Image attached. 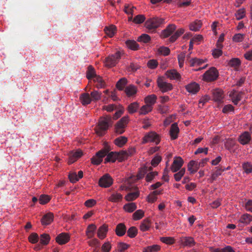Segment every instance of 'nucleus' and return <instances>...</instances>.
Listing matches in <instances>:
<instances>
[{"instance_id":"obj_1","label":"nucleus","mask_w":252,"mask_h":252,"mask_svg":"<svg viewBox=\"0 0 252 252\" xmlns=\"http://www.w3.org/2000/svg\"><path fill=\"white\" fill-rule=\"evenodd\" d=\"M110 148L108 146H106L105 148L99 151H98L94 156L92 158V163L95 165L99 164L102 161V158L105 156H107L104 159V163L108 162H114L116 159L119 161L124 160V158H122L121 153L120 152H109Z\"/></svg>"},{"instance_id":"obj_2","label":"nucleus","mask_w":252,"mask_h":252,"mask_svg":"<svg viewBox=\"0 0 252 252\" xmlns=\"http://www.w3.org/2000/svg\"><path fill=\"white\" fill-rule=\"evenodd\" d=\"M112 125V118L110 116L101 117L99 119L98 124L95 127L96 133L99 136H102L109 127Z\"/></svg>"},{"instance_id":"obj_3","label":"nucleus","mask_w":252,"mask_h":252,"mask_svg":"<svg viewBox=\"0 0 252 252\" xmlns=\"http://www.w3.org/2000/svg\"><path fill=\"white\" fill-rule=\"evenodd\" d=\"M164 22V19L160 18H154L146 21L145 23V27L151 32H155V30L159 27Z\"/></svg>"},{"instance_id":"obj_4","label":"nucleus","mask_w":252,"mask_h":252,"mask_svg":"<svg viewBox=\"0 0 252 252\" xmlns=\"http://www.w3.org/2000/svg\"><path fill=\"white\" fill-rule=\"evenodd\" d=\"M128 121L129 117L128 116H125L122 117L115 126V132L117 134L123 133Z\"/></svg>"},{"instance_id":"obj_5","label":"nucleus","mask_w":252,"mask_h":252,"mask_svg":"<svg viewBox=\"0 0 252 252\" xmlns=\"http://www.w3.org/2000/svg\"><path fill=\"white\" fill-rule=\"evenodd\" d=\"M122 53L120 51H117L115 54L109 55L105 59V65L106 66L111 67L116 65L119 62Z\"/></svg>"},{"instance_id":"obj_6","label":"nucleus","mask_w":252,"mask_h":252,"mask_svg":"<svg viewBox=\"0 0 252 252\" xmlns=\"http://www.w3.org/2000/svg\"><path fill=\"white\" fill-rule=\"evenodd\" d=\"M218 76V70L215 67H212L203 74V79L207 82H211L217 80Z\"/></svg>"},{"instance_id":"obj_7","label":"nucleus","mask_w":252,"mask_h":252,"mask_svg":"<svg viewBox=\"0 0 252 252\" xmlns=\"http://www.w3.org/2000/svg\"><path fill=\"white\" fill-rule=\"evenodd\" d=\"M149 142H154L157 145L160 142L159 135L154 131H151L146 134L143 137L142 143L144 144Z\"/></svg>"},{"instance_id":"obj_8","label":"nucleus","mask_w":252,"mask_h":252,"mask_svg":"<svg viewBox=\"0 0 252 252\" xmlns=\"http://www.w3.org/2000/svg\"><path fill=\"white\" fill-rule=\"evenodd\" d=\"M98 184L101 187L108 188L112 185L113 179L109 174H105L99 179Z\"/></svg>"},{"instance_id":"obj_9","label":"nucleus","mask_w":252,"mask_h":252,"mask_svg":"<svg viewBox=\"0 0 252 252\" xmlns=\"http://www.w3.org/2000/svg\"><path fill=\"white\" fill-rule=\"evenodd\" d=\"M158 87L163 93L170 91L172 89V85L164 81L162 78H158L157 80Z\"/></svg>"},{"instance_id":"obj_10","label":"nucleus","mask_w":252,"mask_h":252,"mask_svg":"<svg viewBox=\"0 0 252 252\" xmlns=\"http://www.w3.org/2000/svg\"><path fill=\"white\" fill-rule=\"evenodd\" d=\"M184 163L183 159L180 157H176L171 167V170L173 172H176L182 166Z\"/></svg>"},{"instance_id":"obj_11","label":"nucleus","mask_w":252,"mask_h":252,"mask_svg":"<svg viewBox=\"0 0 252 252\" xmlns=\"http://www.w3.org/2000/svg\"><path fill=\"white\" fill-rule=\"evenodd\" d=\"M83 155L82 152L81 150H77L76 152L71 151L68 154V163L71 164L76 161L79 158Z\"/></svg>"},{"instance_id":"obj_12","label":"nucleus","mask_w":252,"mask_h":252,"mask_svg":"<svg viewBox=\"0 0 252 252\" xmlns=\"http://www.w3.org/2000/svg\"><path fill=\"white\" fill-rule=\"evenodd\" d=\"M252 139L250 133L248 131H245L240 135L238 141L242 145L248 144Z\"/></svg>"},{"instance_id":"obj_13","label":"nucleus","mask_w":252,"mask_h":252,"mask_svg":"<svg viewBox=\"0 0 252 252\" xmlns=\"http://www.w3.org/2000/svg\"><path fill=\"white\" fill-rule=\"evenodd\" d=\"M181 244L184 247H192L195 245V242L191 237H182L180 238Z\"/></svg>"},{"instance_id":"obj_14","label":"nucleus","mask_w":252,"mask_h":252,"mask_svg":"<svg viewBox=\"0 0 252 252\" xmlns=\"http://www.w3.org/2000/svg\"><path fill=\"white\" fill-rule=\"evenodd\" d=\"M176 29V26L174 24L169 25L165 29L162 31L161 37L166 38L171 35Z\"/></svg>"},{"instance_id":"obj_15","label":"nucleus","mask_w":252,"mask_h":252,"mask_svg":"<svg viewBox=\"0 0 252 252\" xmlns=\"http://www.w3.org/2000/svg\"><path fill=\"white\" fill-rule=\"evenodd\" d=\"M69 238V236L67 233H62L57 236L56 240L60 245H63L68 242Z\"/></svg>"},{"instance_id":"obj_16","label":"nucleus","mask_w":252,"mask_h":252,"mask_svg":"<svg viewBox=\"0 0 252 252\" xmlns=\"http://www.w3.org/2000/svg\"><path fill=\"white\" fill-rule=\"evenodd\" d=\"M185 87L189 93L192 94L197 93L200 89L199 85L195 82H192L189 84L186 85Z\"/></svg>"},{"instance_id":"obj_17","label":"nucleus","mask_w":252,"mask_h":252,"mask_svg":"<svg viewBox=\"0 0 252 252\" xmlns=\"http://www.w3.org/2000/svg\"><path fill=\"white\" fill-rule=\"evenodd\" d=\"M243 95L242 92H236L235 91L231 92L229 94V96L231 97L233 103L235 105H237L238 102L241 100Z\"/></svg>"},{"instance_id":"obj_18","label":"nucleus","mask_w":252,"mask_h":252,"mask_svg":"<svg viewBox=\"0 0 252 252\" xmlns=\"http://www.w3.org/2000/svg\"><path fill=\"white\" fill-rule=\"evenodd\" d=\"M179 128L176 123L173 124L170 127V135L172 140L176 139L178 136Z\"/></svg>"},{"instance_id":"obj_19","label":"nucleus","mask_w":252,"mask_h":252,"mask_svg":"<svg viewBox=\"0 0 252 252\" xmlns=\"http://www.w3.org/2000/svg\"><path fill=\"white\" fill-rule=\"evenodd\" d=\"M200 167V163L192 160L189 161L188 165V170L191 174L195 173Z\"/></svg>"},{"instance_id":"obj_20","label":"nucleus","mask_w":252,"mask_h":252,"mask_svg":"<svg viewBox=\"0 0 252 252\" xmlns=\"http://www.w3.org/2000/svg\"><path fill=\"white\" fill-rule=\"evenodd\" d=\"M126 232V226L123 223H120L117 225L115 232L117 236L121 237L124 236Z\"/></svg>"},{"instance_id":"obj_21","label":"nucleus","mask_w":252,"mask_h":252,"mask_svg":"<svg viewBox=\"0 0 252 252\" xmlns=\"http://www.w3.org/2000/svg\"><path fill=\"white\" fill-rule=\"evenodd\" d=\"M213 95L214 100L218 102H221L223 98V92L220 89L214 90Z\"/></svg>"},{"instance_id":"obj_22","label":"nucleus","mask_w":252,"mask_h":252,"mask_svg":"<svg viewBox=\"0 0 252 252\" xmlns=\"http://www.w3.org/2000/svg\"><path fill=\"white\" fill-rule=\"evenodd\" d=\"M80 101L83 105H87L92 102V98L88 93H83L79 97Z\"/></svg>"},{"instance_id":"obj_23","label":"nucleus","mask_w":252,"mask_h":252,"mask_svg":"<svg viewBox=\"0 0 252 252\" xmlns=\"http://www.w3.org/2000/svg\"><path fill=\"white\" fill-rule=\"evenodd\" d=\"M108 231V226L106 224L101 225L97 230V237L100 239H103L106 236Z\"/></svg>"},{"instance_id":"obj_24","label":"nucleus","mask_w":252,"mask_h":252,"mask_svg":"<svg viewBox=\"0 0 252 252\" xmlns=\"http://www.w3.org/2000/svg\"><path fill=\"white\" fill-rule=\"evenodd\" d=\"M165 75L170 79H180L181 78L180 74L175 69L167 70Z\"/></svg>"},{"instance_id":"obj_25","label":"nucleus","mask_w":252,"mask_h":252,"mask_svg":"<svg viewBox=\"0 0 252 252\" xmlns=\"http://www.w3.org/2000/svg\"><path fill=\"white\" fill-rule=\"evenodd\" d=\"M54 215L52 213H48L43 216L41 219L43 225H48L53 220Z\"/></svg>"},{"instance_id":"obj_26","label":"nucleus","mask_w":252,"mask_h":252,"mask_svg":"<svg viewBox=\"0 0 252 252\" xmlns=\"http://www.w3.org/2000/svg\"><path fill=\"white\" fill-rule=\"evenodd\" d=\"M153 170V167L150 166L148 167L147 166H144L139 169V171L137 174V177L138 179L143 178L144 175L147 173L148 171H151Z\"/></svg>"},{"instance_id":"obj_27","label":"nucleus","mask_w":252,"mask_h":252,"mask_svg":"<svg viewBox=\"0 0 252 252\" xmlns=\"http://www.w3.org/2000/svg\"><path fill=\"white\" fill-rule=\"evenodd\" d=\"M123 195L119 192H113L108 197V200L112 202H117L121 201Z\"/></svg>"},{"instance_id":"obj_28","label":"nucleus","mask_w":252,"mask_h":252,"mask_svg":"<svg viewBox=\"0 0 252 252\" xmlns=\"http://www.w3.org/2000/svg\"><path fill=\"white\" fill-rule=\"evenodd\" d=\"M202 24V22L200 20H196L190 24L189 29L194 32L198 31L201 28Z\"/></svg>"},{"instance_id":"obj_29","label":"nucleus","mask_w":252,"mask_h":252,"mask_svg":"<svg viewBox=\"0 0 252 252\" xmlns=\"http://www.w3.org/2000/svg\"><path fill=\"white\" fill-rule=\"evenodd\" d=\"M104 31L108 36L112 37L114 35L116 32V27L114 25H112L108 27H106L104 28Z\"/></svg>"},{"instance_id":"obj_30","label":"nucleus","mask_w":252,"mask_h":252,"mask_svg":"<svg viewBox=\"0 0 252 252\" xmlns=\"http://www.w3.org/2000/svg\"><path fill=\"white\" fill-rule=\"evenodd\" d=\"M96 229V226L94 224H90L87 228L86 234L89 238H92L94 235V232Z\"/></svg>"},{"instance_id":"obj_31","label":"nucleus","mask_w":252,"mask_h":252,"mask_svg":"<svg viewBox=\"0 0 252 252\" xmlns=\"http://www.w3.org/2000/svg\"><path fill=\"white\" fill-rule=\"evenodd\" d=\"M251 221H252V216L248 214H244L239 219V222L244 225L248 224Z\"/></svg>"},{"instance_id":"obj_32","label":"nucleus","mask_w":252,"mask_h":252,"mask_svg":"<svg viewBox=\"0 0 252 252\" xmlns=\"http://www.w3.org/2000/svg\"><path fill=\"white\" fill-rule=\"evenodd\" d=\"M127 47L132 50H137L139 48V45L133 40H127L126 41Z\"/></svg>"},{"instance_id":"obj_33","label":"nucleus","mask_w":252,"mask_h":252,"mask_svg":"<svg viewBox=\"0 0 252 252\" xmlns=\"http://www.w3.org/2000/svg\"><path fill=\"white\" fill-rule=\"evenodd\" d=\"M127 141V138L125 136H120L114 140V143L119 147H123Z\"/></svg>"},{"instance_id":"obj_34","label":"nucleus","mask_w":252,"mask_h":252,"mask_svg":"<svg viewBox=\"0 0 252 252\" xmlns=\"http://www.w3.org/2000/svg\"><path fill=\"white\" fill-rule=\"evenodd\" d=\"M150 226V220L149 219H146L142 221L140 226V228L141 231H146L149 229Z\"/></svg>"},{"instance_id":"obj_35","label":"nucleus","mask_w":252,"mask_h":252,"mask_svg":"<svg viewBox=\"0 0 252 252\" xmlns=\"http://www.w3.org/2000/svg\"><path fill=\"white\" fill-rule=\"evenodd\" d=\"M157 97L155 94H151L148 95L145 98V102L146 104L153 105L156 103Z\"/></svg>"},{"instance_id":"obj_36","label":"nucleus","mask_w":252,"mask_h":252,"mask_svg":"<svg viewBox=\"0 0 252 252\" xmlns=\"http://www.w3.org/2000/svg\"><path fill=\"white\" fill-rule=\"evenodd\" d=\"M185 30L184 29L181 28L178 29L174 34H173L169 38L171 42H174L179 36L184 33Z\"/></svg>"},{"instance_id":"obj_37","label":"nucleus","mask_w":252,"mask_h":252,"mask_svg":"<svg viewBox=\"0 0 252 252\" xmlns=\"http://www.w3.org/2000/svg\"><path fill=\"white\" fill-rule=\"evenodd\" d=\"M125 92L128 96H130L137 93V89L134 85H131L126 88Z\"/></svg>"},{"instance_id":"obj_38","label":"nucleus","mask_w":252,"mask_h":252,"mask_svg":"<svg viewBox=\"0 0 252 252\" xmlns=\"http://www.w3.org/2000/svg\"><path fill=\"white\" fill-rule=\"evenodd\" d=\"M136 208V204L133 202L127 203L124 206V209L128 213L133 212Z\"/></svg>"},{"instance_id":"obj_39","label":"nucleus","mask_w":252,"mask_h":252,"mask_svg":"<svg viewBox=\"0 0 252 252\" xmlns=\"http://www.w3.org/2000/svg\"><path fill=\"white\" fill-rule=\"evenodd\" d=\"M190 66H199L204 63V61L196 58H192L189 60Z\"/></svg>"},{"instance_id":"obj_40","label":"nucleus","mask_w":252,"mask_h":252,"mask_svg":"<svg viewBox=\"0 0 252 252\" xmlns=\"http://www.w3.org/2000/svg\"><path fill=\"white\" fill-rule=\"evenodd\" d=\"M216 170L213 172L211 176L212 181L216 180L218 177L221 174V173L224 170L222 167H216Z\"/></svg>"},{"instance_id":"obj_41","label":"nucleus","mask_w":252,"mask_h":252,"mask_svg":"<svg viewBox=\"0 0 252 252\" xmlns=\"http://www.w3.org/2000/svg\"><path fill=\"white\" fill-rule=\"evenodd\" d=\"M160 249V247L158 245L149 246L144 248L143 252H158Z\"/></svg>"},{"instance_id":"obj_42","label":"nucleus","mask_w":252,"mask_h":252,"mask_svg":"<svg viewBox=\"0 0 252 252\" xmlns=\"http://www.w3.org/2000/svg\"><path fill=\"white\" fill-rule=\"evenodd\" d=\"M242 166L244 172L246 174H249L252 172V164L251 162H244Z\"/></svg>"},{"instance_id":"obj_43","label":"nucleus","mask_w":252,"mask_h":252,"mask_svg":"<svg viewBox=\"0 0 252 252\" xmlns=\"http://www.w3.org/2000/svg\"><path fill=\"white\" fill-rule=\"evenodd\" d=\"M135 152V150L133 148H129L127 151H122L121 152L122 158H124V160L126 159L128 156H132Z\"/></svg>"},{"instance_id":"obj_44","label":"nucleus","mask_w":252,"mask_h":252,"mask_svg":"<svg viewBox=\"0 0 252 252\" xmlns=\"http://www.w3.org/2000/svg\"><path fill=\"white\" fill-rule=\"evenodd\" d=\"M101 93L96 90H94L90 94V96L92 101H96L101 98Z\"/></svg>"},{"instance_id":"obj_45","label":"nucleus","mask_w":252,"mask_h":252,"mask_svg":"<svg viewBox=\"0 0 252 252\" xmlns=\"http://www.w3.org/2000/svg\"><path fill=\"white\" fill-rule=\"evenodd\" d=\"M96 75L94 68L92 65H89L87 71V78L90 80L94 77Z\"/></svg>"},{"instance_id":"obj_46","label":"nucleus","mask_w":252,"mask_h":252,"mask_svg":"<svg viewBox=\"0 0 252 252\" xmlns=\"http://www.w3.org/2000/svg\"><path fill=\"white\" fill-rule=\"evenodd\" d=\"M126 83V78H122L117 82L116 84V87L118 90L122 91L124 89Z\"/></svg>"},{"instance_id":"obj_47","label":"nucleus","mask_w":252,"mask_h":252,"mask_svg":"<svg viewBox=\"0 0 252 252\" xmlns=\"http://www.w3.org/2000/svg\"><path fill=\"white\" fill-rule=\"evenodd\" d=\"M153 106H151V105L146 104L140 108L139 114L140 115H146L149 112H151Z\"/></svg>"},{"instance_id":"obj_48","label":"nucleus","mask_w":252,"mask_h":252,"mask_svg":"<svg viewBox=\"0 0 252 252\" xmlns=\"http://www.w3.org/2000/svg\"><path fill=\"white\" fill-rule=\"evenodd\" d=\"M151 40V37L147 34L143 33L138 37L137 41L138 42L147 43Z\"/></svg>"},{"instance_id":"obj_49","label":"nucleus","mask_w":252,"mask_h":252,"mask_svg":"<svg viewBox=\"0 0 252 252\" xmlns=\"http://www.w3.org/2000/svg\"><path fill=\"white\" fill-rule=\"evenodd\" d=\"M50 240V237L48 234L43 233L40 235V243L43 245H47Z\"/></svg>"},{"instance_id":"obj_50","label":"nucleus","mask_w":252,"mask_h":252,"mask_svg":"<svg viewBox=\"0 0 252 252\" xmlns=\"http://www.w3.org/2000/svg\"><path fill=\"white\" fill-rule=\"evenodd\" d=\"M139 104L137 102H134L128 106V111L130 114H132L137 111L138 107Z\"/></svg>"},{"instance_id":"obj_51","label":"nucleus","mask_w":252,"mask_h":252,"mask_svg":"<svg viewBox=\"0 0 252 252\" xmlns=\"http://www.w3.org/2000/svg\"><path fill=\"white\" fill-rule=\"evenodd\" d=\"M137 229L135 226L130 227L127 231V234L130 238H134L137 234Z\"/></svg>"},{"instance_id":"obj_52","label":"nucleus","mask_w":252,"mask_h":252,"mask_svg":"<svg viewBox=\"0 0 252 252\" xmlns=\"http://www.w3.org/2000/svg\"><path fill=\"white\" fill-rule=\"evenodd\" d=\"M144 215V212L142 210H138L133 214V219L135 220H139L142 219Z\"/></svg>"},{"instance_id":"obj_53","label":"nucleus","mask_w":252,"mask_h":252,"mask_svg":"<svg viewBox=\"0 0 252 252\" xmlns=\"http://www.w3.org/2000/svg\"><path fill=\"white\" fill-rule=\"evenodd\" d=\"M138 195V191L130 192L125 196V199L128 201H132L137 198Z\"/></svg>"},{"instance_id":"obj_54","label":"nucleus","mask_w":252,"mask_h":252,"mask_svg":"<svg viewBox=\"0 0 252 252\" xmlns=\"http://www.w3.org/2000/svg\"><path fill=\"white\" fill-rule=\"evenodd\" d=\"M146 18L144 15L139 14L133 19V22L136 24H140L144 22Z\"/></svg>"},{"instance_id":"obj_55","label":"nucleus","mask_w":252,"mask_h":252,"mask_svg":"<svg viewBox=\"0 0 252 252\" xmlns=\"http://www.w3.org/2000/svg\"><path fill=\"white\" fill-rule=\"evenodd\" d=\"M241 64L240 60L238 58H233L229 61L228 64L231 67H238Z\"/></svg>"},{"instance_id":"obj_56","label":"nucleus","mask_w":252,"mask_h":252,"mask_svg":"<svg viewBox=\"0 0 252 252\" xmlns=\"http://www.w3.org/2000/svg\"><path fill=\"white\" fill-rule=\"evenodd\" d=\"M185 171L186 169L184 168H182L178 172L175 173L174 175L175 180L176 181H179L184 175Z\"/></svg>"},{"instance_id":"obj_57","label":"nucleus","mask_w":252,"mask_h":252,"mask_svg":"<svg viewBox=\"0 0 252 252\" xmlns=\"http://www.w3.org/2000/svg\"><path fill=\"white\" fill-rule=\"evenodd\" d=\"M50 199L51 198L49 196L42 194L40 196L39 201L41 204H45L50 200Z\"/></svg>"},{"instance_id":"obj_58","label":"nucleus","mask_w":252,"mask_h":252,"mask_svg":"<svg viewBox=\"0 0 252 252\" xmlns=\"http://www.w3.org/2000/svg\"><path fill=\"white\" fill-rule=\"evenodd\" d=\"M158 175V172L156 171L153 172L152 171H150L149 173H147L146 176V180L147 182H151L152 181L154 178Z\"/></svg>"},{"instance_id":"obj_59","label":"nucleus","mask_w":252,"mask_h":252,"mask_svg":"<svg viewBox=\"0 0 252 252\" xmlns=\"http://www.w3.org/2000/svg\"><path fill=\"white\" fill-rule=\"evenodd\" d=\"M38 239V235L36 233H32L29 237V241L32 244L37 243Z\"/></svg>"},{"instance_id":"obj_60","label":"nucleus","mask_w":252,"mask_h":252,"mask_svg":"<svg viewBox=\"0 0 252 252\" xmlns=\"http://www.w3.org/2000/svg\"><path fill=\"white\" fill-rule=\"evenodd\" d=\"M170 51L169 48L166 47L162 46L158 49V53L164 56L168 55L170 53Z\"/></svg>"},{"instance_id":"obj_61","label":"nucleus","mask_w":252,"mask_h":252,"mask_svg":"<svg viewBox=\"0 0 252 252\" xmlns=\"http://www.w3.org/2000/svg\"><path fill=\"white\" fill-rule=\"evenodd\" d=\"M236 18L237 20H239L243 18L245 16V10L243 8L238 10L236 14Z\"/></svg>"},{"instance_id":"obj_62","label":"nucleus","mask_w":252,"mask_h":252,"mask_svg":"<svg viewBox=\"0 0 252 252\" xmlns=\"http://www.w3.org/2000/svg\"><path fill=\"white\" fill-rule=\"evenodd\" d=\"M245 37V34L242 33L235 34L233 37V40L236 42H242Z\"/></svg>"},{"instance_id":"obj_63","label":"nucleus","mask_w":252,"mask_h":252,"mask_svg":"<svg viewBox=\"0 0 252 252\" xmlns=\"http://www.w3.org/2000/svg\"><path fill=\"white\" fill-rule=\"evenodd\" d=\"M134 6H130L129 5L127 4L125 5L124 11L127 14H130L131 15L133 14L134 9H135Z\"/></svg>"},{"instance_id":"obj_64","label":"nucleus","mask_w":252,"mask_h":252,"mask_svg":"<svg viewBox=\"0 0 252 252\" xmlns=\"http://www.w3.org/2000/svg\"><path fill=\"white\" fill-rule=\"evenodd\" d=\"M111 249V245L109 242L104 243L101 247L102 252H109Z\"/></svg>"}]
</instances>
